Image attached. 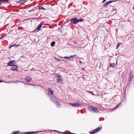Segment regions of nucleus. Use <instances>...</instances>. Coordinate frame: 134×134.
<instances>
[{
  "label": "nucleus",
  "mask_w": 134,
  "mask_h": 134,
  "mask_svg": "<svg viewBox=\"0 0 134 134\" xmlns=\"http://www.w3.org/2000/svg\"><path fill=\"white\" fill-rule=\"evenodd\" d=\"M88 109L91 111H94L95 113H97L99 111L98 109L94 107H90L88 108Z\"/></svg>",
  "instance_id": "nucleus-1"
},
{
  "label": "nucleus",
  "mask_w": 134,
  "mask_h": 134,
  "mask_svg": "<svg viewBox=\"0 0 134 134\" xmlns=\"http://www.w3.org/2000/svg\"><path fill=\"white\" fill-rule=\"evenodd\" d=\"M102 127L101 126H99L97 129L93 130L92 132V134H94V133L98 132L99 130H100Z\"/></svg>",
  "instance_id": "nucleus-2"
},
{
  "label": "nucleus",
  "mask_w": 134,
  "mask_h": 134,
  "mask_svg": "<svg viewBox=\"0 0 134 134\" xmlns=\"http://www.w3.org/2000/svg\"><path fill=\"white\" fill-rule=\"evenodd\" d=\"M71 23L74 24H76L79 21L76 18H73L71 20Z\"/></svg>",
  "instance_id": "nucleus-3"
},
{
  "label": "nucleus",
  "mask_w": 134,
  "mask_h": 134,
  "mask_svg": "<svg viewBox=\"0 0 134 134\" xmlns=\"http://www.w3.org/2000/svg\"><path fill=\"white\" fill-rule=\"evenodd\" d=\"M58 78V79H57V81L58 82H62L63 80L62 78L61 77V76L60 75H57L56 77Z\"/></svg>",
  "instance_id": "nucleus-4"
},
{
  "label": "nucleus",
  "mask_w": 134,
  "mask_h": 134,
  "mask_svg": "<svg viewBox=\"0 0 134 134\" xmlns=\"http://www.w3.org/2000/svg\"><path fill=\"white\" fill-rule=\"evenodd\" d=\"M115 1H110L109 2H106L104 4H103V6L104 7H107L109 5V3H111L113 2H114Z\"/></svg>",
  "instance_id": "nucleus-5"
},
{
  "label": "nucleus",
  "mask_w": 134,
  "mask_h": 134,
  "mask_svg": "<svg viewBox=\"0 0 134 134\" xmlns=\"http://www.w3.org/2000/svg\"><path fill=\"white\" fill-rule=\"evenodd\" d=\"M18 68V67L17 65H13V67L11 68L10 70H11L13 71H14L15 70H17Z\"/></svg>",
  "instance_id": "nucleus-6"
},
{
  "label": "nucleus",
  "mask_w": 134,
  "mask_h": 134,
  "mask_svg": "<svg viewBox=\"0 0 134 134\" xmlns=\"http://www.w3.org/2000/svg\"><path fill=\"white\" fill-rule=\"evenodd\" d=\"M43 24V22H41L38 26H37L36 28V29L35 31H36V30H38L42 27Z\"/></svg>",
  "instance_id": "nucleus-7"
},
{
  "label": "nucleus",
  "mask_w": 134,
  "mask_h": 134,
  "mask_svg": "<svg viewBox=\"0 0 134 134\" xmlns=\"http://www.w3.org/2000/svg\"><path fill=\"white\" fill-rule=\"evenodd\" d=\"M70 104L74 107H78L80 106V104L79 103H70Z\"/></svg>",
  "instance_id": "nucleus-8"
},
{
  "label": "nucleus",
  "mask_w": 134,
  "mask_h": 134,
  "mask_svg": "<svg viewBox=\"0 0 134 134\" xmlns=\"http://www.w3.org/2000/svg\"><path fill=\"white\" fill-rule=\"evenodd\" d=\"M14 61L13 60L11 61L7 64L8 66H13L14 65Z\"/></svg>",
  "instance_id": "nucleus-9"
},
{
  "label": "nucleus",
  "mask_w": 134,
  "mask_h": 134,
  "mask_svg": "<svg viewBox=\"0 0 134 134\" xmlns=\"http://www.w3.org/2000/svg\"><path fill=\"white\" fill-rule=\"evenodd\" d=\"M31 78L30 76H28L26 78L25 80L26 82H29L31 81Z\"/></svg>",
  "instance_id": "nucleus-10"
},
{
  "label": "nucleus",
  "mask_w": 134,
  "mask_h": 134,
  "mask_svg": "<svg viewBox=\"0 0 134 134\" xmlns=\"http://www.w3.org/2000/svg\"><path fill=\"white\" fill-rule=\"evenodd\" d=\"M75 56V55H73L71 56L70 57H63V58L64 59H71L72 58H73L74 56Z\"/></svg>",
  "instance_id": "nucleus-11"
},
{
  "label": "nucleus",
  "mask_w": 134,
  "mask_h": 134,
  "mask_svg": "<svg viewBox=\"0 0 134 134\" xmlns=\"http://www.w3.org/2000/svg\"><path fill=\"white\" fill-rule=\"evenodd\" d=\"M37 133V132L36 131L35 132H25L24 133L25 134H33L35 133Z\"/></svg>",
  "instance_id": "nucleus-12"
},
{
  "label": "nucleus",
  "mask_w": 134,
  "mask_h": 134,
  "mask_svg": "<svg viewBox=\"0 0 134 134\" xmlns=\"http://www.w3.org/2000/svg\"><path fill=\"white\" fill-rule=\"evenodd\" d=\"M116 66L115 64L114 63H110V64L109 66L111 67L114 68Z\"/></svg>",
  "instance_id": "nucleus-13"
},
{
  "label": "nucleus",
  "mask_w": 134,
  "mask_h": 134,
  "mask_svg": "<svg viewBox=\"0 0 134 134\" xmlns=\"http://www.w3.org/2000/svg\"><path fill=\"white\" fill-rule=\"evenodd\" d=\"M55 104L58 107H60V105L59 103V102L57 101L55 102Z\"/></svg>",
  "instance_id": "nucleus-14"
},
{
  "label": "nucleus",
  "mask_w": 134,
  "mask_h": 134,
  "mask_svg": "<svg viewBox=\"0 0 134 134\" xmlns=\"http://www.w3.org/2000/svg\"><path fill=\"white\" fill-rule=\"evenodd\" d=\"M48 90L50 92H51L52 94H53V90H52L51 88H48Z\"/></svg>",
  "instance_id": "nucleus-15"
},
{
  "label": "nucleus",
  "mask_w": 134,
  "mask_h": 134,
  "mask_svg": "<svg viewBox=\"0 0 134 134\" xmlns=\"http://www.w3.org/2000/svg\"><path fill=\"white\" fill-rule=\"evenodd\" d=\"M133 78V76L132 75H130L129 78V81H130Z\"/></svg>",
  "instance_id": "nucleus-16"
},
{
  "label": "nucleus",
  "mask_w": 134,
  "mask_h": 134,
  "mask_svg": "<svg viewBox=\"0 0 134 134\" xmlns=\"http://www.w3.org/2000/svg\"><path fill=\"white\" fill-rule=\"evenodd\" d=\"M19 131H14L13 132V134H17L19 133Z\"/></svg>",
  "instance_id": "nucleus-17"
},
{
  "label": "nucleus",
  "mask_w": 134,
  "mask_h": 134,
  "mask_svg": "<svg viewBox=\"0 0 134 134\" xmlns=\"http://www.w3.org/2000/svg\"><path fill=\"white\" fill-rule=\"evenodd\" d=\"M55 44V42L54 41H53L51 44V45L52 46H54Z\"/></svg>",
  "instance_id": "nucleus-18"
},
{
  "label": "nucleus",
  "mask_w": 134,
  "mask_h": 134,
  "mask_svg": "<svg viewBox=\"0 0 134 134\" xmlns=\"http://www.w3.org/2000/svg\"><path fill=\"white\" fill-rule=\"evenodd\" d=\"M39 9H43L44 10H45L46 9L44 8L43 7H39Z\"/></svg>",
  "instance_id": "nucleus-19"
},
{
  "label": "nucleus",
  "mask_w": 134,
  "mask_h": 134,
  "mask_svg": "<svg viewBox=\"0 0 134 134\" xmlns=\"http://www.w3.org/2000/svg\"><path fill=\"white\" fill-rule=\"evenodd\" d=\"M16 46V44H14L13 45L11 46H10L9 47V49L11 48L12 47H15Z\"/></svg>",
  "instance_id": "nucleus-20"
},
{
  "label": "nucleus",
  "mask_w": 134,
  "mask_h": 134,
  "mask_svg": "<svg viewBox=\"0 0 134 134\" xmlns=\"http://www.w3.org/2000/svg\"><path fill=\"white\" fill-rule=\"evenodd\" d=\"M23 2V0H20V1H19L18 2V3H19L22 4V3H24V2Z\"/></svg>",
  "instance_id": "nucleus-21"
},
{
  "label": "nucleus",
  "mask_w": 134,
  "mask_h": 134,
  "mask_svg": "<svg viewBox=\"0 0 134 134\" xmlns=\"http://www.w3.org/2000/svg\"><path fill=\"white\" fill-rule=\"evenodd\" d=\"M50 99L53 102H54V101L55 100V99L52 97L50 98Z\"/></svg>",
  "instance_id": "nucleus-22"
},
{
  "label": "nucleus",
  "mask_w": 134,
  "mask_h": 134,
  "mask_svg": "<svg viewBox=\"0 0 134 134\" xmlns=\"http://www.w3.org/2000/svg\"><path fill=\"white\" fill-rule=\"evenodd\" d=\"M87 92H88L89 93H90L92 94L93 95H94V94H93V92L92 91H87Z\"/></svg>",
  "instance_id": "nucleus-23"
},
{
  "label": "nucleus",
  "mask_w": 134,
  "mask_h": 134,
  "mask_svg": "<svg viewBox=\"0 0 134 134\" xmlns=\"http://www.w3.org/2000/svg\"><path fill=\"white\" fill-rule=\"evenodd\" d=\"M24 3H26L29 1V0H23Z\"/></svg>",
  "instance_id": "nucleus-24"
},
{
  "label": "nucleus",
  "mask_w": 134,
  "mask_h": 134,
  "mask_svg": "<svg viewBox=\"0 0 134 134\" xmlns=\"http://www.w3.org/2000/svg\"><path fill=\"white\" fill-rule=\"evenodd\" d=\"M78 20L80 22L83 21V20L82 19H79V20Z\"/></svg>",
  "instance_id": "nucleus-25"
},
{
  "label": "nucleus",
  "mask_w": 134,
  "mask_h": 134,
  "mask_svg": "<svg viewBox=\"0 0 134 134\" xmlns=\"http://www.w3.org/2000/svg\"><path fill=\"white\" fill-rule=\"evenodd\" d=\"M1 1H4V2H8L9 0H1Z\"/></svg>",
  "instance_id": "nucleus-26"
},
{
  "label": "nucleus",
  "mask_w": 134,
  "mask_h": 134,
  "mask_svg": "<svg viewBox=\"0 0 134 134\" xmlns=\"http://www.w3.org/2000/svg\"><path fill=\"white\" fill-rule=\"evenodd\" d=\"M132 71H130V75H132Z\"/></svg>",
  "instance_id": "nucleus-27"
},
{
  "label": "nucleus",
  "mask_w": 134,
  "mask_h": 134,
  "mask_svg": "<svg viewBox=\"0 0 134 134\" xmlns=\"http://www.w3.org/2000/svg\"><path fill=\"white\" fill-rule=\"evenodd\" d=\"M120 45V44H119V43H118V45H117V48H118L119 47V46Z\"/></svg>",
  "instance_id": "nucleus-28"
},
{
  "label": "nucleus",
  "mask_w": 134,
  "mask_h": 134,
  "mask_svg": "<svg viewBox=\"0 0 134 134\" xmlns=\"http://www.w3.org/2000/svg\"><path fill=\"white\" fill-rule=\"evenodd\" d=\"M56 59L58 60V62H60L61 61V60L59 59L58 58H56Z\"/></svg>",
  "instance_id": "nucleus-29"
},
{
  "label": "nucleus",
  "mask_w": 134,
  "mask_h": 134,
  "mask_svg": "<svg viewBox=\"0 0 134 134\" xmlns=\"http://www.w3.org/2000/svg\"><path fill=\"white\" fill-rule=\"evenodd\" d=\"M106 0H103V3H104V2L106 1Z\"/></svg>",
  "instance_id": "nucleus-30"
},
{
  "label": "nucleus",
  "mask_w": 134,
  "mask_h": 134,
  "mask_svg": "<svg viewBox=\"0 0 134 134\" xmlns=\"http://www.w3.org/2000/svg\"><path fill=\"white\" fill-rule=\"evenodd\" d=\"M79 63H81V64H82V62L81 61H79Z\"/></svg>",
  "instance_id": "nucleus-31"
},
{
  "label": "nucleus",
  "mask_w": 134,
  "mask_h": 134,
  "mask_svg": "<svg viewBox=\"0 0 134 134\" xmlns=\"http://www.w3.org/2000/svg\"><path fill=\"white\" fill-rule=\"evenodd\" d=\"M16 46H20V45L19 44H18V45H17Z\"/></svg>",
  "instance_id": "nucleus-32"
},
{
  "label": "nucleus",
  "mask_w": 134,
  "mask_h": 134,
  "mask_svg": "<svg viewBox=\"0 0 134 134\" xmlns=\"http://www.w3.org/2000/svg\"><path fill=\"white\" fill-rule=\"evenodd\" d=\"M119 105H117V107H118Z\"/></svg>",
  "instance_id": "nucleus-33"
},
{
  "label": "nucleus",
  "mask_w": 134,
  "mask_h": 134,
  "mask_svg": "<svg viewBox=\"0 0 134 134\" xmlns=\"http://www.w3.org/2000/svg\"><path fill=\"white\" fill-rule=\"evenodd\" d=\"M1 5V2H0V6Z\"/></svg>",
  "instance_id": "nucleus-34"
},
{
  "label": "nucleus",
  "mask_w": 134,
  "mask_h": 134,
  "mask_svg": "<svg viewBox=\"0 0 134 134\" xmlns=\"http://www.w3.org/2000/svg\"><path fill=\"white\" fill-rule=\"evenodd\" d=\"M1 39V38L0 37V39Z\"/></svg>",
  "instance_id": "nucleus-35"
},
{
  "label": "nucleus",
  "mask_w": 134,
  "mask_h": 134,
  "mask_svg": "<svg viewBox=\"0 0 134 134\" xmlns=\"http://www.w3.org/2000/svg\"><path fill=\"white\" fill-rule=\"evenodd\" d=\"M81 113H82V111H81Z\"/></svg>",
  "instance_id": "nucleus-36"
},
{
  "label": "nucleus",
  "mask_w": 134,
  "mask_h": 134,
  "mask_svg": "<svg viewBox=\"0 0 134 134\" xmlns=\"http://www.w3.org/2000/svg\"><path fill=\"white\" fill-rule=\"evenodd\" d=\"M2 81H0V82H1Z\"/></svg>",
  "instance_id": "nucleus-37"
},
{
  "label": "nucleus",
  "mask_w": 134,
  "mask_h": 134,
  "mask_svg": "<svg viewBox=\"0 0 134 134\" xmlns=\"http://www.w3.org/2000/svg\"><path fill=\"white\" fill-rule=\"evenodd\" d=\"M0 1H1V0H0Z\"/></svg>",
  "instance_id": "nucleus-38"
}]
</instances>
